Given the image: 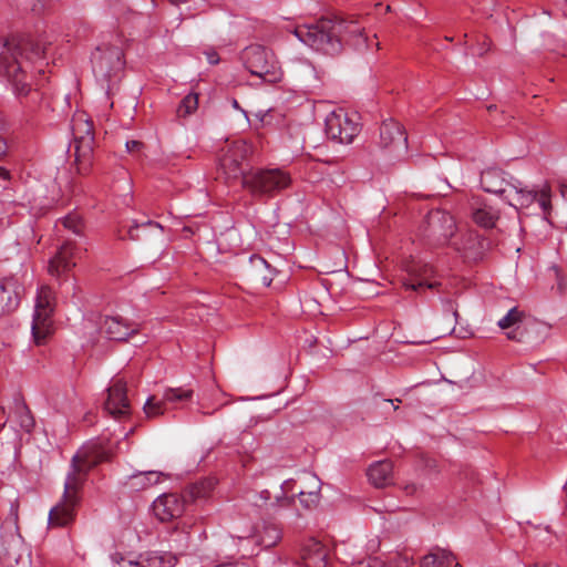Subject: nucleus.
Listing matches in <instances>:
<instances>
[{"instance_id":"20e7f679","label":"nucleus","mask_w":567,"mask_h":567,"mask_svg":"<svg viewBox=\"0 0 567 567\" xmlns=\"http://www.w3.org/2000/svg\"><path fill=\"white\" fill-rule=\"evenodd\" d=\"M290 183V175L280 168L251 171L243 178V187L257 198L272 197Z\"/></svg>"},{"instance_id":"9d476101","label":"nucleus","mask_w":567,"mask_h":567,"mask_svg":"<svg viewBox=\"0 0 567 567\" xmlns=\"http://www.w3.org/2000/svg\"><path fill=\"white\" fill-rule=\"evenodd\" d=\"M91 62L95 78L109 82L123 69V52L116 45H102L92 53Z\"/></svg>"},{"instance_id":"09e8293b","label":"nucleus","mask_w":567,"mask_h":567,"mask_svg":"<svg viewBox=\"0 0 567 567\" xmlns=\"http://www.w3.org/2000/svg\"><path fill=\"white\" fill-rule=\"evenodd\" d=\"M445 305H446L447 309L452 311L453 317H454V318H455V320H456V319H457V317H458V312H457V310L454 308L453 302H452L451 300H446V301H445Z\"/></svg>"},{"instance_id":"bb28decb","label":"nucleus","mask_w":567,"mask_h":567,"mask_svg":"<svg viewBox=\"0 0 567 567\" xmlns=\"http://www.w3.org/2000/svg\"><path fill=\"white\" fill-rule=\"evenodd\" d=\"M14 413L20 427L30 433L34 427V419L25 402L21 399L14 400Z\"/></svg>"},{"instance_id":"a18cd8bd","label":"nucleus","mask_w":567,"mask_h":567,"mask_svg":"<svg viewBox=\"0 0 567 567\" xmlns=\"http://www.w3.org/2000/svg\"><path fill=\"white\" fill-rule=\"evenodd\" d=\"M179 536L182 537V540H184V544L181 545V547H179L181 550L178 553V555H182L183 551L188 548L189 535L186 533V534H179Z\"/></svg>"},{"instance_id":"423d86ee","label":"nucleus","mask_w":567,"mask_h":567,"mask_svg":"<svg viewBox=\"0 0 567 567\" xmlns=\"http://www.w3.org/2000/svg\"><path fill=\"white\" fill-rule=\"evenodd\" d=\"M241 61L251 75L266 83H278L282 79L281 68L274 53L262 45L246 47L241 52Z\"/></svg>"},{"instance_id":"9b49d317","label":"nucleus","mask_w":567,"mask_h":567,"mask_svg":"<svg viewBox=\"0 0 567 567\" xmlns=\"http://www.w3.org/2000/svg\"><path fill=\"white\" fill-rule=\"evenodd\" d=\"M504 199L516 209L528 208L537 203L544 215H547L550 210V194L547 186L536 190L523 187L520 182H516L507 188Z\"/></svg>"},{"instance_id":"72a5a7b5","label":"nucleus","mask_w":567,"mask_h":567,"mask_svg":"<svg viewBox=\"0 0 567 567\" xmlns=\"http://www.w3.org/2000/svg\"><path fill=\"white\" fill-rule=\"evenodd\" d=\"M295 505L293 496H277L276 502L271 504L272 514L281 517H288L289 515H285L284 509L290 508Z\"/></svg>"},{"instance_id":"a211bd4d","label":"nucleus","mask_w":567,"mask_h":567,"mask_svg":"<svg viewBox=\"0 0 567 567\" xmlns=\"http://www.w3.org/2000/svg\"><path fill=\"white\" fill-rule=\"evenodd\" d=\"M22 286L14 278L0 280V317L13 312L19 303Z\"/></svg>"},{"instance_id":"3c124183","label":"nucleus","mask_w":567,"mask_h":567,"mask_svg":"<svg viewBox=\"0 0 567 567\" xmlns=\"http://www.w3.org/2000/svg\"><path fill=\"white\" fill-rule=\"evenodd\" d=\"M9 177V172L0 166V178L7 179Z\"/></svg>"},{"instance_id":"f257e3e1","label":"nucleus","mask_w":567,"mask_h":567,"mask_svg":"<svg viewBox=\"0 0 567 567\" xmlns=\"http://www.w3.org/2000/svg\"><path fill=\"white\" fill-rule=\"evenodd\" d=\"M111 455L112 450L109 443L97 440L83 445L72 457L71 470L65 477L62 497L49 513L50 526L65 527L74 522L87 472L100 463L109 461Z\"/></svg>"},{"instance_id":"b1692460","label":"nucleus","mask_w":567,"mask_h":567,"mask_svg":"<svg viewBox=\"0 0 567 567\" xmlns=\"http://www.w3.org/2000/svg\"><path fill=\"white\" fill-rule=\"evenodd\" d=\"M251 537L259 546L270 548L281 539V528L274 523L264 522Z\"/></svg>"},{"instance_id":"4be33fe9","label":"nucleus","mask_w":567,"mask_h":567,"mask_svg":"<svg viewBox=\"0 0 567 567\" xmlns=\"http://www.w3.org/2000/svg\"><path fill=\"white\" fill-rule=\"evenodd\" d=\"M420 567H462L454 553L439 546L433 547L420 560Z\"/></svg>"},{"instance_id":"2eb2a0df","label":"nucleus","mask_w":567,"mask_h":567,"mask_svg":"<svg viewBox=\"0 0 567 567\" xmlns=\"http://www.w3.org/2000/svg\"><path fill=\"white\" fill-rule=\"evenodd\" d=\"M186 503V498L177 494H162L153 502L152 511L161 522H167L179 517Z\"/></svg>"},{"instance_id":"2f4dec72","label":"nucleus","mask_w":567,"mask_h":567,"mask_svg":"<svg viewBox=\"0 0 567 567\" xmlns=\"http://www.w3.org/2000/svg\"><path fill=\"white\" fill-rule=\"evenodd\" d=\"M140 235L141 226L136 220L123 223L117 230V236L122 240H137L140 239Z\"/></svg>"},{"instance_id":"e433bc0d","label":"nucleus","mask_w":567,"mask_h":567,"mask_svg":"<svg viewBox=\"0 0 567 567\" xmlns=\"http://www.w3.org/2000/svg\"><path fill=\"white\" fill-rule=\"evenodd\" d=\"M116 13L118 21L123 24H130L138 21V13L124 4H120Z\"/></svg>"},{"instance_id":"4c0bfd02","label":"nucleus","mask_w":567,"mask_h":567,"mask_svg":"<svg viewBox=\"0 0 567 567\" xmlns=\"http://www.w3.org/2000/svg\"><path fill=\"white\" fill-rule=\"evenodd\" d=\"M151 236L159 237L161 243H164L163 228L159 226V224L150 220L147 223H144V239Z\"/></svg>"},{"instance_id":"1a4fd4ad","label":"nucleus","mask_w":567,"mask_h":567,"mask_svg":"<svg viewBox=\"0 0 567 567\" xmlns=\"http://www.w3.org/2000/svg\"><path fill=\"white\" fill-rule=\"evenodd\" d=\"M326 134L330 140L341 144H350L361 131L357 113L338 109L329 113L324 121Z\"/></svg>"},{"instance_id":"ea45409f","label":"nucleus","mask_w":567,"mask_h":567,"mask_svg":"<svg viewBox=\"0 0 567 567\" xmlns=\"http://www.w3.org/2000/svg\"><path fill=\"white\" fill-rule=\"evenodd\" d=\"M62 224L65 228L71 229L76 235L82 231V221L78 215H68L62 220Z\"/></svg>"},{"instance_id":"dca6fc26","label":"nucleus","mask_w":567,"mask_h":567,"mask_svg":"<svg viewBox=\"0 0 567 567\" xmlns=\"http://www.w3.org/2000/svg\"><path fill=\"white\" fill-rule=\"evenodd\" d=\"M104 411L114 417L125 416L130 413V401L126 394V384L115 380L107 389Z\"/></svg>"},{"instance_id":"c9c22d12","label":"nucleus","mask_w":567,"mask_h":567,"mask_svg":"<svg viewBox=\"0 0 567 567\" xmlns=\"http://www.w3.org/2000/svg\"><path fill=\"white\" fill-rule=\"evenodd\" d=\"M168 474L161 471H144V488L166 481Z\"/></svg>"},{"instance_id":"0eeeda50","label":"nucleus","mask_w":567,"mask_h":567,"mask_svg":"<svg viewBox=\"0 0 567 567\" xmlns=\"http://www.w3.org/2000/svg\"><path fill=\"white\" fill-rule=\"evenodd\" d=\"M56 298L51 287L43 285L38 289L32 320V337L37 344L45 342L52 332V316Z\"/></svg>"},{"instance_id":"6ab92c4d","label":"nucleus","mask_w":567,"mask_h":567,"mask_svg":"<svg viewBox=\"0 0 567 567\" xmlns=\"http://www.w3.org/2000/svg\"><path fill=\"white\" fill-rule=\"evenodd\" d=\"M380 145L384 148L392 146L398 150H406L408 137L399 122L390 118L381 124Z\"/></svg>"},{"instance_id":"412c9836","label":"nucleus","mask_w":567,"mask_h":567,"mask_svg":"<svg viewBox=\"0 0 567 567\" xmlns=\"http://www.w3.org/2000/svg\"><path fill=\"white\" fill-rule=\"evenodd\" d=\"M512 182L504 178V173L498 168H487L481 174V185L487 193L501 195L505 198L507 188L512 186Z\"/></svg>"},{"instance_id":"58836bf2","label":"nucleus","mask_w":567,"mask_h":567,"mask_svg":"<svg viewBox=\"0 0 567 567\" xmlns=\"http://www.w3.org/2000/svg\"><path fill=\"white\" fill-rule=\"evenodd\" d=\"M300 503L306 508H311L319 502V493L317 491L305 493L303 491L298 492Z\"/></svg>"},{"instance_id":"8fccbe9b","label":"nucleus","mask_w":567,"mask_h":567,"mask_svg":"<svg viewBox=\"0 0 567 567\" xmlns=\"http://www.w3.org/2000/svg\"><path fill=\"white\" fill-rule=\"evenodd\" d=\"M6 153H7V143L2 137H0V158L3 155H6Z\"/></svg>"},{"instance_id":"ddd939ff","label":"nucleus","mask_w":567,"mask_h":567,"mask_svg":"<svg viewBox=\"0 0 567 567\" xmlns=\"http://www.w3.org/2000/svg\"><path fill=\"white\" fill-rule=\"evenodd\" d=\"M429 235L436 239L440 244L450 245L458 228L454 217L444 210H432L426 217Z\"/></svg>"},{"instance_id":"6e6d98bb","label":"nucleus","mask_w":567,"mask_h":567,"mask_svg":"<svg viewBox=\"0 0 567 567\" xmlns=\"http://www.w3.org/2000/svg\"><path fill=\"white\" fill-rule=\"evenodd\" d=\"M264 494L266 495L265 498L268 499V497H269L268 491H265V492L261 493L262 496H264Z\"/></svg>"},{"instance_id":"a878e982","label":"nucleus","mask_w":567,"mask_h":567,"mask_svg":"<svg viewBox=\"0 0 567 567\" xmlns=\"http://www.w3.org/2000/svg\"><path fill=\"white\" fill-rule=\"evenodd\" d=\"M177 555L167 551H150L144 558V567H173Z\"/></svg>"},{"instance_id":"473e14b6","label":"nucleus","mask_w":567,"mask_h":567,"mask_svg":"<svg viewBox=\"0 0 567 567\" xmlns=\"http://www.w3.org/2000/svg\"><path fill=\"white\" fill-rule=\"evenodd\" d=\"M198 96L197 94H187L179 103L177 113L179 116H187L197 110Z\"/></svg>"},{"instance_id":"7c9ffc66","label":"nucleus","mask_w":567,"mask_h":567,"mask_svg":"<svg viewBox=\"0 0 567 567\" xmlns=\"http://www.w3.org/2000/svg\"><path fill=\"white\" fill-rule=\"evenodd\" d=\"M250 262L255 270L260 276L264 286L268 287L274 280L272 270L269 269L268 262L260 256H251Z\"/></svg>"},{"instance_id":"f3484780","label":"nucleus","mask_w":567,"mask_h":567,"mask_svg":"<svg viewBox=\"0 0 567 567\" xmlns=\"http://www.w3.org/2000/svg\"><path fill=\"white\" fill-rule=\"evenodd\" d=\"M76 248L69 241L64 243L50 259L48 271L51 276L60 278L75 266Z\"/></svg>"},{"instance_id":"bf43d9fd","label":"nucleus","mask_w":567,"mask_h":567,"mask_svg":"<svg viewBox=\"0 0 567 567\" xmlns=\"http://www.w3.org/2000/svg\"><path fill=\"white\" fill-rule=\"evenodd\" d=\"M384 403H391L393 404V401L392 400H383Z\"/></svg>"},{"instance_id":"5701e85b","label":"nucleus","mask_w":567,"mask_h":567,"mask_svg":"<svg viewBox=\"0 0 567 567\" xmlns=\"http://www.w3.org/2000/svg\"><path fill=\"white\" fill-rule=\"evenodd\" d=\"M369 481L379 488L393 482V465L391 461H379L370 465L367 473Z\"/></svg>"},{"instance_id":"864d4df0","label":"nucleus","mask_w":567,"mask_h":567,"mask_svg":"<svg viewBox=\"0 0 567 567\" xmlns=\"http://www.w3.org/2000/svg\"><path fill=\"white\" fill-rule=\"evenodd\" d=\"M507 337H508V339H512V340L522 341V339L516 336V331L508 332Z\"/></svg>"},{"instance_id":"7ed1b4c3","label":"nucleus","mask_w":567,"mask_h":567,"mask_svg":"<svg viewBox=\"0 0 567 567\" xmlns=\"http://www.w3.org/2000/svg\"><path fill=\"white\" fill-rule=\"evenodd\" d=\"M47 48L32 37H12L0 50V74L6 76L18 96H27L32 87V75L29 74L31 64L40 62L45 56Z\"/></svg>"},{"instance_id":"c85d7f7f","label":"nucleus","mask_w":567,"mask_h":567,"mask_svg":"<svg viewBox=\"0 0 567 567\" xmlns=\"http://www.w3.org/2000/svg\"><path fill=\"white\" fill-rule=\"evenodd\" d=\"M219 165L228 179L238 177H241L243 179L244 175L247 174L245 173V169L243 167V162L235 158H230L229 156L221 155L219 158Z\"/></svg>"},{"instance_id":"680f3d73","label":"nucleus","mask_w":567,"mask_h":567,"mask_svg":"<svg viewBox=\"0 0 567 567\" xmlns=\"http://www.w3.org/2000/svg\"><path fill=\"white\" fill-rule=\"evenodd\" d=\"M567 2V0H565Z\"/></svg>"},{"instance_id":"393cba45","label":"nucleus","mask_w":567,"mask_h":567,"mask_svg":"<svg viewBox=\"0 0 567 567\" xmlns=\"http://www.w3.org/2000/svg\"><path fill=\"white\" fill-rule=\"evenodd\" d=\"M251 146L244 140H235L227 142L223 148V156H229L230 158L238 159L244 163L251 154Z\"/></svg>"},{"instance_id":"a19ab883","label":"nucleus","mask_w":567,"mask_h":567,"mask_svg":"<svg viewBox=\"0 0 567 567\" xmlns=\"http://www.w3.org/2000/svg\"><path fill=\"white\" fill-rule=\"evenodd\" d=\"M112 559L117 565V567H140L138 559L131 556L125 557L122 554L116 553L112 556Z\"/></svg>"},{"instance_id":"4d7b16f0","label":"nucleus","mask_w":567,"mask_h":567,"mask_svg":"<svg viewBox=\"0 0 567 567\" xmlns=\"http://www.w3.org/2000/svg\"><path fill=\"white\" fill-rule=\"evenodd\" d=\"M563 196L567 198V187L563 189Z\"/></svg>"},{"instance_id":"13d9d810","label":"nucleus","mask_w":567,"mask_h":567,"mask_svg":"<svg viewBox=\"0 0 567 567\" xmlns=\"http://www.w3.org/2000/svg\"><path fill=\"white\" fill-rule=\"evenodd\" d=\"M558 289L561 290L563 289V284L560 281H558Z\"/></svg>"},{"instance_id":"f8f14e48","label":"nucleus","mask_w":567,"mask_h":567,"mask_svg":"<svg viewBox=\"0 0 567 567\" xmlns=\"http://www.w3.org/2000/svg\"><path fill=\"white\" fill-rule=\"evenodd\" d=\"M450 247L457 251L467 261L481 260L489 244L475 230H457L450 241Z\"/></svg>"},{"instance_id":"f704fd0d","label":"nucleus","mask_w":567,"mask_h":567,"mask_svg":"<svg viewBox=\"0 0 567 567\" xmlns=\"http://www.w3.org/2000/svg\"><path fill=\"white\" fill-rule=\"evenodd\" d=\"M522 317L523 312L514 307L502 319L498 320L497 324L501 329H507L519 322Z\"/></svg>"},{"instance_id":"49530a36","label":"nucleus","mask_w":567,"mask_h":567,"mask_svg":"<svg viewBox=\"0 0 567 567\" xmlns=\"http://www.w3.org/2000/svg\"><path fill=\"white\" fill-rule=\"evenodd\" d=\"M206 55L210 64H217L219 62V56L215 51L207 52Z\"/></svg>"},{"instance_id":"79ce46f5","label":"nucleus","mask_w":567,"mask_h":567,"mask_svg":"<svg viewBox=\"0 0 567 567\" xmlns=\"http://www.w3.org/2000/svg\"><path fill=\"white\" fill-rule=\"evenodd\" d=\"M413 559L406 555H403L396 558L394 567H413Z\"/></svg>"},{"instance_id":"aec40b11","label":"nucleus","mask_w":567,"mask_h":567,"mask_svg":"<svg viewBox=\"0 0 567 567\" xmlns=\"http://www.w3.org/2000/svg\"><path fill=\"white\" fill-rule=\"evenodd\" d=\"M101 331L110 340L115 341H124L131 334L136 332V330L127 321H124L120 316L105 317L101 324Z\"/></svg>"},{"instance_id":"052dcab7","label":"nucleus","mask_w":567,"mask_h":567,"mask_svg":"<svg viewBox=\"0 0 567 567\" xmlns=\"http://www.w3.org/2000/svg\"><path fill=\"white\" fill-rule=\"evenodd\" d=\"M554 270H555L556 277L558 278L559 277L558 270L556 268H554Z\"/></svg>"},{"instance_id":"39448f33","label":"nucleus","mask_w":567,"mask_h":567,"mask_svg":"<svg viewBox=\"0 0 567 567\" xmlns=\"http://www.w3.org/2000/svg\"><path fill=\"white\" fill-rule=\"evenodd\" d=\"M71 132L73 136L72 147L78 171L86 173L91 167L93 154V122L85 112H76L71 120Z\"/></svg>"},{"instance_id":"de8ad7c7","label":"nucleus","mask_w":567,"mask_h":567,"mask_svg":"<svg viewBox=\"0 0 567 567\" xmlns=\"http://www.w3.org/2000/svg\"><path fill=\"white\" fill-rule=\"evenodd\" d=\"M404 491L408 495H413L417 491V485L414 483L408 484L405 485Z\"/></svg>"},{"instance_id":"603ef678","label":"nucleus","mask_w":567,"mask_h":567,"mask_svg":"<svg viewBox=\"0 0 567 567\" xmlns=\"http://www.w3.org/2000/svg\"><path fill=\"white\" fill-rule=\"evenodd\" d=\"M281 488H282L284 493L289 492L291 489L290 488V481H285L284 484L281 485Z\"/></svg>"},{"instance_id":"4468645a","label":"nucleus","mask_w":567,"mask_h":567,"mask_svg":"<svg viewBox=\"0 0 567 567\" xmlns=\"http://www.w3.org/2000/svg\"><path fill=\"white\" fill-rule=\"evenodd\" d=\"M192 398L193 390L183 388L167 389L163 399L151 395L144 401V419L152 420L162 416L165 412V402H184L189 401Z\"/></svg>"},{"instance_id":"c756f323","label":"nucleus","mask_w":567,"mask_h":567,"mask_svg":"<svg viewBox=\"0 0 567 567\" xmlns=\"http://www.w3.org/2000/svg\"><path fill=\"white\" fill-rule=\"evenodd\" d=\"M213 481L205 480L189 485L183 495L186 498V502H194L198 498H204L208 495L209 491L213 488Z\"/></svg>"},{"instance_id":"cd10ccee","label":"nucleus","mask_w":567,"mask_h":567,"mask_svg":"<svg viewBox=\"0 0 567 567\" xmlns=\"http://www.w3.org/2000/svg\"><path fill=\"white\" fill-rule=\"evenodd\" d=\"M472 216L473 220L484 228L493 227L498 219L497 210L487 205L476 208Z\"/></svg>"},{"instance_id":"37998d69","label":"nucleus","mask_w":567,"mask_h":567,"mask_svg":"<svg viewBox=\"0 0 567 567\" xmlns=\"http://www.w3.org/2000/svg\"><path fill=\"white\" fill-rule=\"evenodd\" d=\"M125 147L128 153L140 152L142 148V143L135 140L126 141Z\"/></svg>"},{"instance_id":"f03ea898","label":"nucleus","mask_w":567,"mask_h":567,"mask_svg":"<svg viewBox=\"0 0 567 567\" xmlns=\"http://www.w3.org/2000/svg\"><path fill=\"white\" fill-rule=\"evenodd\" d=\"M296 37L305 44L326 54H338L344 45L361 51L368 48L364 27L353 18H323L313 24L300 25Z\"/></svg>"},{"instance_id":"6e6552de","label":"nucleus","mask_w":567,"mask_h":567,"mask_svg":"<svg viewBox=\"0 0 567 567\" xmlns=\"http://www.w3.org/2000/svg\"><path fill=\"white\" fill-rule=\"evenodd\" d=\"M406 277L402 285L405 290H412L422 296L427 290L439 291L442 286L439 274L433 265L423 260H411L405 265Z\"/></svg>"},{"instance_id":"c03bdc74","label":"nucleus","mask_w":567,"mask_h":567,"mask_svg":"<svg viewBox=\"0 0 567 567\" xmlns=\"http://www.w3.org/2000/svg\"><path fill=\"white\" fill-rule=\"evenodd\" d=\"M216 567H250V564L247 561H236V563H229V564H223Z\"/></svg>"},{"instance_id":"5fc2aeb1","label":"nucleus","mask_w":567,"mask_h":567,"mask_svg":"<svg viewBox=\"0 0 567 567\" xmlns=\"http://www.w3.org/2000/svg\"><path fill=\"white\" fill-rule=\"evenodd\" d=\"M172 4L178 6L182 3H186L188 0H168Z\"/></svg>"}]
</instances>
